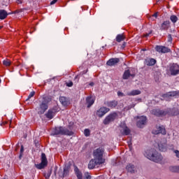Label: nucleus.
<instances>
[{
    "label": "nucleus",
    "instance_id": "obj_1",
    "mask_svg": "<svg viewBox=\"0 0 179 179\" xmlns=\"http://www.w3.org/2000/svg\"><path fill=\"white\" fill-rule=\"evenodd\" d=\"M146 156L149 160H152V162H155V163H160V162L163 160L162 155L157 152L155 149H151L150 151H148Z\"/></svg>",
    "mask_w": 179,
    "mask_h": 179
},
{
    "label": "nucleus",
    "instance_id": "obj_2",
    "mask_svg": "<svg viewBox=\"0 0 179 179\" xmlns=\"http://www.w3.org/2000/svg\"><path fill=\"white\" fill-rule=\"evenodd\" d=\"M51 96H43V101L41 103L39 108H38V114H44L47 110H48V103H51Z\"/></svg>",
    "mask_w": 179,
    "mask_h": 179
},
{
    "label": "nucleus",
    "instance_id": "obj_3",
    "mask_svg": "<svg viewBox=\"0 0 179 179\" xmlns=\"http://www.w3.org/2000/svg\"><path fill=\"white\" fill-rule=\"evenodd\" d=\"M103 155H104V149L103 147L99 148L93 152L94 159L101 164L106 163V159L103 158Z\"/></svg>",
    "mask_w": 179,
    "mask_h": 179
},
{
    "label": "nucleus",
    "instance_id": "obj_4",
    "mask_svg": "<svg viewBox=\"0 0 179 179\" xmlns=\"http://www.w3.org/2000/svg\"><path fill=\"white\" fill-rule=\"evenodd\" d=\"M52 135H68L69 136H72L73 135V131H70L69 129L63 127H55L52 133Z\"/></svg>",
    "mask_w": 179,
    "mask_h": 179
},
{
    "label": "nucleus",
    "instance_id": "obj_5",
    "mask_svg": "<svg viewBox=\"0 0 179 179\" xmlns=\"http://www.w3.org/2000/svg\"><path fill=\"white\" fill-rule=\"evenodd\" d=\"M171 109H166L165 110H162L160 109H154L152 110V114L153 115H156V117H164L166 115H170Z\"/></svg>",
    "mask_w": 179,
    "mask_h": 179
},
{
    "label": "nucleus",
    "instance_id": "obj_6",
    "mask_svg": "<svg viewBox=\"0 0 179 179\" xmlns=\"http://www.w3.org/2000/svg\"><path fill=\"white\" fill-rule=\"evenodd\" d=\"M118 118V114L115 112L109 114L103 120L104 125H108L110 122H113Z\"/></svg>",
    "mask_w": 179,
    "mask_h": 179
},
{
    "label": "nucleus",
    "instance_id": "obj_7",
    "mask_svg": "<svg viewBox=\"0 0 179 179\" xmlns=\"http://www.w3.org/2000/svg\"><path fill=\"white\" fill-rule=\"evenodd\" d=\"M48 164V161L47 160V156H45V153L41 154V162L36 165V168L39 170L44 169V167L47 166Z\"/></svg>",
    "mask_w": 179,
    "mask_h": 179
},
{
    "label": "nucleus",
    "instance_id": "obj_8",
    "mask_svg": "<svg viewBox=\"0 0 179 179\" xmlns=\"http://www.w3.org/2000/svg\"><path fill=\"white\" fill-rule=\"evenodd\" d=\"M155 51L159 54H166L167 52H171V50L168 47L164 45H156L155 48Z\"/></svg>",
    "mask_w": 179,
    "mask_h": 179
},
{
    "label": "nucleus",
    "instance_id": "obj_9",
    "mask_svg": "<svg viewBox=\"0 0 179 179\" xmlns=\"http://www.w3.org/2000/svg\"><path fill=\"white\" fill-rule=\"evenodd\" d=\"M169 72L171 73V75H172L173 76H176V75H178L179 65L174 63L171 64L169 67Z\"/></svg>",
    "mask_w": 179,
    "mask_h": 179
},
{
    "label": "nucleus",
    "instance_id": "obj_10",
    "mask_svg": "<svg viewBox=\"0 0 179 179\" xmlns=\"http://www.w3.org/2000/svg\"><path fill=\"white\" fill-rule=\"evenodd\" d=\"M120 133L122 135L128 136L131 134V129L127 127V124L122 122L120 125Z\"/></svg>",
    "mask_w": 179,
    "mask_h": 179
},
{
    "label": "nucleus",
    "instance_id": "obj_11",
    "mask_svg": "<svg viewBox=\"0 0 179 179\" xmlns=\"http://www.w3.org/2000/svg\"><path fill=\"white\" fill-rule=\"evenodd\" d=\"M137 127L138 128H143L145 125H146V121H148V119L145 116H140L137 117Z\"/></svg>",
    "mask_w": 179,
    "mask_h": 179
},
{
    "label": "nucleus",
    "instance_id": "obj_12",
    "mask_svg": "<svg viewBox=\"0 0 179 179\" xmlns=\"http://www.w3.org/2000/svg\"><path fill=\"white\" fill-rule=\"evenodd\" d=\"M108 111H110V108L107 107H101L96 111V114L98 117H103V115H106Z\"/></svg>",
    "mask_w": 179,
    "mask_h": 179
},
{
    "label": "nucleus",
    "instance_id": "obj_13",
    "mask_svg": "<svg viewBox=\"0 0 179 179\" xmlns=\"http://www.w3.org/2000/svg\"><path fill=\"white\" fill-rule=\"evenodd\" d=\"M132 69L125 70L123 74V79L127 80L129 79V78H135V73H131Z\"/></svg>",
    "mask_w": 179,
    "mask_h": 179
},
{
    "label": "nucleus",
    "instance_id": "obj_14",
    "mask_svg": "<svg viewBox=\"0 0 179 179\" xmlns=\"http://www.w3.org/2000/svg\"><path fill=\"white\" fill-rule=\"evenodd\" d=\"M100 164H101V162H97V159H95L94 158L90 161V162L88 164V169L90 170H93V169H94V167H96V166L100 165Z\"/></svg>",
    "mask_w": 179,
    "mask_h": 179
},
{
    "label": "nucleus",
    "instance_id": "obj_15",
    "mask_svg": "<svg viewBox=\"0 0 179 179\" xmlns=\"http://www.w3.org/2000/svg\"><path fill=\"white\" fill-rule=\"evenodd\" d=\"M120 62V58H111L106 62L108 66H115Z\"/></svg>",
    "mask_w": 179,
    "mask_h": 179
},
{
    "label": "nucleus",
    "instance_id": "obj_16",
    "mask_svg": "<svg viewBox=\"0 0 179 179\" xmlns=\"http://www.w3.org/2000/svg\"><path fill=\"white\" fill-rule=\"evenodd\" d=\"M178 93L176 91H172L167 92L166 94H164L162 95L163 99L165 100H169L171 97H176L177 96Z\"/></svg>",
    "mask_w": 179,
    "mask_h": 179
},
{
    "label": "nucleus",
    "instance_id": "obj_17",
    "mask_svg": "<svg viewBox=\"0 0 179 179\" xmlns=\"http://www.w3.org/2000/svg\"><path fill=\"white\" fill-rule=\"evenodd\" d=\"M57 113V111L55 110V109L52 108V109H50L47 113H45V117L46 118H48L49 120H52L55 115V113Z\"/></svg>",
    "mask_w": 179,
    "mask_h": 179
},
{
    "label": "nucleus",
    "instance_id": "obj_18",
    "mask_svg": "<svg viewBox=\"0 0 179 179\" xmlns=\"http://www.w3.org/2000/svg\"><path fill=\"white\" fill-rule=\"evenodd\" d=\"M156 59L153 58L147 59L145 60L144 64L145 65H147L148 66H153V65H156Z\"/></svg>",
    "mask_w": 179,
    "mask_h": 179
},
{
    "label": "nucleus",
    "instance_id": "obj_19",
    "mask_svg": "<svg viewBox=\"0 0 179 179\" xmlns=\"http://www.w3.org/2000/svg\"><path fill=\"white\" fill-rule=\"evenodd\" d=\"M86 104L87 105V108H90L94 104V99L92 96H87L86 98Z\"/></svg>",
    "mask_w": 179,
    "mask_h": 179
},
{
    "label": "nucleus",
    "instance_id": "obj_20",
    "mask_svg": "<svg viewBox=\"0 0 179 179\" xmlns=\"http://www.w3.org/2000/svg\"><path fill=\"white\" fill-rule=\"evenodd\" d=\"M59 101L61 104H62V106H69V103H70L68 98L65 96H60Z\"/></svg>",
    "mask_w": 179,
    "mask_h": 179
},
{
    "label": "nucleus",
    "instance_id": "obj_21",
    "mask_svg": "<svg viewBox=\"0 0 179 179\" xmlns=\"http://www.w3.org/2000/svg\"><path fill=\"white\" fill-rule=\"evenodd\" d=\"M118 104V102L117 101H107L106 103V105L108 107H110V108H115Z\"/></svg>",
    "mask_w": 179,
    "mask_h": 179
},
{
    "label": "nucleus",
    "instance_id": "obj_22",
    "mask_svg": "<svg viewBox=\"0 0 179 179\" xmlns=\"http://www.w3.org/2000/svg\"><path fill=\"white\" fill-rule=\"evenodd\" d=\"M170 27V21H164L161 25V30H169Z\"/></svg>",
    "mask_w": 179,
    "mask_h": 179
},
{
    "label": "nucleus",
    "instance_id": "obj_23",
    "mask_svg": "<svg viewBox=\"0 0 179 179\" xmlns=\"http://www.w3.org/2000/svg\"><path fill=\"white\" fill-rule=\"evenodd\" d=\"M8 12L5 10H0V19L1 20H3L4 19H6L8 17Z\"/></svg>",
    "mask_w": 179,
    "mask_h": 179
},
{
    "label": "nucleus",
    "instance_id": "obj_24",
    "mask_svg": "<svg viewBox=\"0 0 179 179\" xmlns=\"http://www.w3.org/2000/svg\"><path fill=\"white\" fill-rule=\"evenodd\" d=\"M167 132L166 131V129L159 127V130L157 131H153L152 134H155V135H157L159 134H162V135H166Z\"/></svg>",
    "mask_w": 179,
    "mask_h": 179
},
{
    "label": "nucleus",
    "instance_id": "obj_25",
    "mask_svg": "<svg viewBox=\"0 0 179 179\" xmlns=\"http://www.w3.org/2000/svg\"><path fill=\"white\" fill-rule=\"evenodd\" d=\"M126 169L129 173H135V166L134 164H129L127 166Z\"/></svg>",
    "mask_w": 179,
    "mask_h": 179
},
{
    "label": "nucleus",
    "instance_id": "obj_26",
    "mask_svg": "<svg viewBox=\"0 0 179 179\" xmlns=\"http://www.w3.org/2000/svg\"><path fill=\"white\" fill-rule=\"evenodd\" d=\"M70 170H71V166H69V165L65 166L63 171V177H66V176H69Z\"/></svg>",
    "mask_w": 179,
    "mask_h": 179
},
{
    "label": "nucleus",
    "instance_id": "obj_27",
    "mask_svg": "<svg viewBox=\"0 0 179 179\" xmlns=\"http://www.w3.org/2000/svg\"><path fill=\"white\" fill-rule=\"evenodd\" d=\"M124 40H125V35H124V34L117 35L116 41L117 43H121V41H124Z\"/></svg>",
    "mask_w": 179,
    "mask_h": 179
},
{
    "label": "nucleus",
    "instance_id": "obj_28",
    "mask_svg": "<svg viewBox=\"0 0 179 179\" xmlns=\"http://www.w3.org/2000/svg\"><path fill=\"white\" fill-rule=\"evenodd\" d=\"M138 94H141V91L138 90H134L127 93V96H138Z\"/></svg>",
    "mask_w": 179,
    "mask_h": 179
},
{
    "label": "nucleus",
    "instance_id": "obj_29",
    "mask_svg": "<svg viewBox=\"0 0 179 179\" xmlns=\"http://www.w3.org/2000/svg\"><path fill=\"white\" fill-rule=\"evenodd\" d=\"M169 170L172 173H179V166H170Z\"/></svg>",
    "mask_w": 179,
    "mask_h": 179
},
{
    "label": "nucleus",
    "instance_id": "obj_30",
    "mask_svg": "<svg viewBox=\"0 0 179 179\" xmlns=\"http://www.w3.org/2000/svg\"><path fill=\"white\" fill-rule=\"evenodd\" d=\"M76 174L78 179H83V176L82 175V172L79 171V169H76Z\"/></svg>",
    "mask_w": 179,
    "mask_h": 179
},
{
    "label": "nucleus",
    "instance_id": "obj_31",
    "mask_svg": "<svg viewBox=\"0 0 179 179\" xmlns=\"http://www.w3.org/2000/svg\"><path fill=\"white\" fill-rule=\"evenodd\" d=\"M3 65H4V66H10V65H12V62H10V60L6 59L3 61Z\"/></svg>",
    "mask_w": 179,
    "mask_h": 179
},
{
    "label": "nucleus",
    "instance_id": "obj_32",
    "mask_svg": "<svg viewBox=\"0 0 179 179\" xmlns=\"http://www.w3.org/2000/svg\"><path fill=\"white\" fill-rule=\"evenodd\" d=\"M170 20L172 22V23H177V21L178 20V17L176 15H171L170 17Z\"/></svg>",
    "mask_w": 179,
    "mask_h": 179
},
{
    "label": "nucleus",
    "instance_id": "obj_33",
    "mask_svg": "<svg viewBox=\"0 0 179 179\" xmlns=\"http://www.w3.org/2000/svg\"><path fill=\"white\" fill-rule=\"evenodd\" d=\"M84 134L85 136H90V130L89 129H85L84 130Z\"/></svg>",
    "mask_w": 179,
    "mask_h": 179
},
{
    "label": "nucleus",
    "instance_id": "obj_34",
    "mask_svg": "<svg viewBox=\"0 0 179 179\" xmlns=\"http://www.w3.org/2000/svg\"><path fill=\"white\" fill-rule=\"evenodd\" d=\"M24 152V148L23 147V145H22L21 148H20V155L19 157L20 159H22V156Z\"/></svg>",
    "mask_w": 179,
    "mask_h": 179
},
{
    "label": "nucleus",
    "instance_id": "obj_35",
    "mask_svg": "<svg viewBox=\"0 0 179 179\" xmlns=\"http://www.w3.org/2000/svg\"><path fill=\"white\" fill-rule=\"evenodd\" d=\"M35 94H36V92H30V94H29V95L28 96V98H27V100H30V99H31V97H34Z\"/></svg>",
    "mask_w": 179,
    "mask_h": 179
},
{
    "label": "nucleus",
    "instance_id": "obj_36",
    "mask_svg": "<svg viewBox=\"0 0 179 179\" xmlns=\"http://www.w3.org/2000/svg\"><path fill=\"white\" fill-rule=\"evenodd\" d=\"M44 177L45 179H49L50 177H51V172H48L46 173H44Z\"/></svg>",
    "mask_w": 179,
    "mask_h": 179
},
{
    "label": "nucleus",
    "instance_id": "obj_37",
    "mask_svg": "<svg viewBox=\"0 0 179 179\" xmlns=\"http://www.w3.org/2000/svg\"><path fill=\"white\" fill-rule=\"evenodd\" d=\"M66 86H68V87H72L73 86V83L72 81H69V83H66Z\"/></svg>",
    "mask_w": 179,
    "mask_h": 179
},
{
    "label": "nucleus",
    "instance_id": "obj_38",
    "mask_svg": "<svg viewBox=\"0 0 179 179\" xmlns=\"http://www.w3.org/2000/svg\"><path fill=\"white\" fill-rule=\"evenodd\" d=\"M85 176L86 179H91L92 178V176L90 175H89L88 172L85 173Z\"/></svg>",
    "mask_w": 179,
    "mask_h": 179
},
{
    "label": "nucleus",
    "instance_id": "obj_39",
    "mask_svg": "<svg viewBox=\"0 0 179 179\" xmlns=\"http://www.w3.org/2000/svg\"><path fill=\"white\" fill-rule=\"evenodd\" d=\"M23 12V9H19V10H16L13 12L14 14H16V13H20Z\"/></svg>",
    "mask_w": 179,
    "mask_h": 179
},
{
    "label": "nucleus",
    "instance_id": "obj_40",
    "mask_svg": "<svg viewBox=\"0 0 179 179\" xmlns=\"http://www.w3.org/2000/svg\"><path fill=\"white\" fill-rule=\"evenodd\" d=\"M117 96H120V97H124V96H125V95L124 94V93H122V92L118 91V92H117Z\"/></svg>",
    "mask_w": 179,
    "mask_h": 179
},
{
    "label": "nucleus",
    "instance_id": "obj_41",
    "mask_svg": "<svg viewBox=\"0 0 179 179\" xmlns=\"http://www.w3.org/2000/svg\"><path fill=\"white\" fill-rule=\"evenodd\" d=\"M159 149L161 150V152H164V150H166V148L164 147L162 148L160 145H159Z\"/></svg>",
    "mask_w": 179,
    "mask_h": 179
},
{
    "label": "nucleus",
    "instance_id": "obj_42",
    "mask_svg": "<svg viewBox=\"0 0 179 179\" xmlns=\"http://www.w3.org/2000/svg\"><path fill=\"white\" fill-rule=\"evenodd\" d=\"M152 17H155V19H157V13H154L152 17H150V19H152Z\"/></svg>",
    "mask_w": 179,
    "mask_h": 179
},
{
    "label": "nucleus",
    "instance_id": "obj_43",
    "mask_svg": "<svg viewBox=\"0 0 179 179\" xmlns=\"http://www.w3.org/2000/svg\"><path fill=\"white\" fill-rule=\"evenodd\" d=\"M135 107V104L130 105L127 107V109L131 110V108H134Z\"/></svg>",
    "mask_w": 179,
    "mask_h": 179
},
{
    "label": "nucleus",
    "instance_id": "obj_44",
    "mask_svg": "<svg viewBox=\"0 0 179 179\" xmlns=\"http://www.w3.org/2000/svg\"><path fill=\"white\" fill-rule=\"evenodd\" d=\"M57 1H58V0H53L50 2V5H54V4L57 3Z\"/></svg>",
    "mask_w": 179,
    "mask_h": 179
},
{
    "label": "nucleus",
    "instance_id": "obj_45",
    "mask_svg": "<svg viewBox=\"0 0 179 179\" xmlns=\"http://www.w3.org/2000/svg\"><path fill=\"white\" fill-rule=\"evenodd\" d=\"M152 34V31H150L148 34H145L143 35V37H149V35Z\"/></svg>",
    "mask_w": 179,
    "mask_h": 179
},
{
    "label": "nucleus",
    "instance_id": "obj_46",
    "mask_svg": "<svg viewBox=\"0 0 179 179\" xmlns=\"http://www.w3.org/2000/svg\"><path fill=\"white\" fill-rule=\"evenodd\" d=\"M174 152L176 153V157H178V159H179V151L178 150H175Z\"/></svg>",
    "mask_w": 179,
    "mask_h": 179
},
{
    "label": "nucleus",
    "instance_id": "obj_47",
    "mask_svg": "<svg viewBox=\"0 0 179 179\" xmlns=\"http://www.w3.org/2000/svg\"><path fill=\"white\" fill-rule=\"evenodd\" d=\"M16 3H23V1L22 0H17L16 1Z\"/></svg>",
    "mask_w": 179,
    "mask_h": 179
},
{
    "label": "nucleus",
    "instance_id": "obj_48",
    "mask_svg": "<svg viewBox=\"0 0 179 179\" xmlns=\"http://www.w3.org/2000/svg\"><path fill=\"white\" fill-rule=\"evenodd\" d=\"M179 111L176 110L175 113H173V115H178Z\"/></svg>",
    "mask_w": 179,
    "mask_h": 179
},
{
    "label": "nucleus",
    "instance_id": "obj_49",
    "mask_svg": "<svg viewBox=\"0 0 179 179\" xmlns=\"http://www.w3.org/2000/svg\"><path fill=\"white\" fill-rule=\"evenodd\" d=\"M75 79H76V80L78 79L77 81L79 82V76H76L75 77Z\"/></svg>",
    "mask_w": 179,
    "mask_h": 179
},
{
    "label": "nucleus",
    "instance_id": "obj_50",
    "mask_svg": "<svg viewBox=\"0 0 179 179\" xmlns=\"http://www.w3.org/2000/svg\"><path fill=\"white\" fill-rule=\"evenodd\" d=\"M169 40H171V34L169 35Z\"/></svg>",
    "mask_w": 179,
    "mask_h": 179
},
{
    "label": "nucleus",
    "instance_id": "obj_51",
    "mask_svg": "<svg viewBox=\"0 0 179 179\" xmlns=\"http://www.w3.org/2000/svg\"><path fill=\"white\" fill-rule=\"evenodd\" d=\"M177 93H178V94H176V96H179V91H176Z\"/></svg>",
    "mask_w": 179,
    "mask_h": 179
},
{
    "label": "nucleus",
    "instance_id": "obj_52",
    "mask_svg": "<svg viewBox=\"0 0 179 179\" xmlns=\"http://www.w3.org/2000/svg\"><path fill=\"white\" fill-rule=\"evenodd\" d=\"M129 148H131V144L129 143Z\"/></svg>",
    "mask_w": 179,
    "mask_h": 179
},
{
    "label": "nucleus",
    "instance_id": "obj_53",
    "mask_svg": "<svg viewBox=\"0 0 179 179\" xmlns=\"http://www.w3.org/2000/svg\"><path fill=\"white\" fill-rule=\"evenodd\" d=\"M2 29V27H0V29Z\"/></svg>",
    "mask_w": 179,
    "mask_h": 179
},
{
    "label": "nucleus",
    "instance_id": "obj_54",
    "mask_svg": "<svg viewBox=\"0 0 179 179\" xmlns=\"http://www.w3.org/2000/svg\"><path fill=\"white\" fill-rule=\"evenodd\" d=\"M1 79H0V83H1Z\"/></svg>",
    "mask_w": 179,
    "mask_h": 179
},
{
    "label": "nucleus",
    "instance_id": "obj_55",
    "mask_svg": "<svg viewBox=\"0 0 179 179\" xmlns=\"http://www.w3.org/2000/svg\"><path fill=\"white\" fill-rule=\"evenodd\" d=\"M93 83L91 84V85L92 86Z\"/></svg>",
    "mask_w": 179,
    "mask_h": 179
}]
</instances>
